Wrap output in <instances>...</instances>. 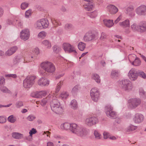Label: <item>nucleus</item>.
<instances>
[{
  "mask_svg": "<svg viewBox=\"0 0 146 146\" xmlns=\"http://www.w3.org/2000/svg\"><path fill=\"white\" fill-rule=\"evenodd\" d=\"M70 131L73 133L81 137H85L88 133L86 128L80 127L74 123H72Z\"/></svg>",
  "mask_w": 146,
  "mask_h": 146,
  "instance_id": "nucleus-1",
  "label": "nucleus"
},
{
  "mask_svg": "<svg viewBox=\"0 0 146 146\" xmlns=\"http://www.w3.org/2000/svg\"><path fill=\"white\" fill-rule=\"evenodd\" d=\"M40 66L45 72L48 73H53L56 70L54 64L48 61H45L42 62L40 64Z\"/></svg>",
  "mask_w": 146,
  "mask_h": 146,
  "instance_id": "nucleus-2",
  "label": "nucleus"
},
{
  "mask_svg": "<svg viewBox=\"0 0 146 146\" xmlns=\"http://www.w3.org/2000/svg\"><path fill=\"white\" fill-rule=\"evenodd\" d=\"M119 86L125 91L129 92L132 90L133 85L132 82L129 80L125 79L119 81Z\"/></svg>",
  "mask_w": 146,
  "mask_h": 146,
  "instance_id": "nucleus-3",
  "label": "nucleus"
},
{
  "mask_svg": "<svg viewBox=\"0 0 146 146\" xmlns=\"http://www.w3.org/2000/svg\"><path fill=\"white\" fill-rule=\"evenodd\" d=\"M50 105L52 110L57 114H60L63 111V109L60 106V103L54 99L50 102Z\"/></svg>",
  "mask_w": 146,
  "mask_h": 146,
  "instance_id": "nucleus-4",
  "label": "nucleus"
},
{
  "mask_svg": "<svg viewBox=\"0 0 146 146\" xmlns=\"http://www.w3.org/2000/svg\"><path fill=\"white\" fill-rule=\"evenodd\" d=\"M35 77L33 76H29L24 80L23 81V86L26 88L31 87L35 82Z\"/></svg>",
  "mask_w": 146,
  "mask_h": 146,
  "instance_id": "nucleus-5",
  "label": "nucleus"
},
{
  "mask_svg": "<svg viewBox=\"0 0 146 146\" xmlns=\"http://www.w3.org/2000/svg\"><path fill=\"white\" fill-rule=\"evenodd\" d=\"M113 107L110 104L106 105L105 107V110L107 116L112 119H114L117 116V113L113 111Z\"/></svg>",
  "mask_w": 146,
  "mask_h": 146,
  "instance_id": "nucleus-6",
  "label": "nucleus"
},
{
  "mask_svg": "<svg viewBox=\"0 0 146 146\" xmlns=\"http://www.w3.org/2000/svg\"><path fill=\"white\" fill-rule=\"evenodd\" d=\"M99 122L98 118L95 116H92L86 118L85 120V124L89 127L96 125Z\"/></svg>",
  "mask_w": 146,
  "mask_h": 146,
  "instance_id": "nucleus-7",
  "label": "nucleus"
},
{
  "mask_svg": "<svg viewBox=\"0 0 146 146\" xmlns=\"http://www.w3.org/2000/svg\"><path fill=\"white\" fill-rule=\"evenodd\" d=\"M90 95L92 100L95 102H97L100 98V94L99 89L94 87L90 91Z\"/></svg>",
  "mask_w": 146,
  "mask_h": 146,
  "instance_id": "nucleus-8",
  "label": "nucleus"
},
{
  "mask_svg": "<svg viewBox=\"0 0 146 146\" xmlns=\"http://www.w3.org/2000/svg\"><path fill=\"white\" fill-rule=\"evenodd\" d=\"M138 72L136 69L134 68H131L127 74L129 79L131 81L136 80L138 76Z\"/></svg>",
  "mask_w": 146,
  "mask_h": 146,
  "instance_id": "nucleus-9",
  "label": "nucleus"
},
{
  "mask_svg": "<svg viewBox=\"0 0 146 146\" xmlns=\"http://www.w3.org/2000/svg\"><path fill=\"white\" fill-rule=\"evenodd\" d=\"M30 36V31L28 29H24L22 30L20 32V38L24 41L29 39Z\"/></svg>",
  "mask_w": 146,
  "mask_h": 146,
  "instance_id": "nucleus-10",
  "label": "nucleus"
},
{
  "mask_svg": "<svg viewBox=\"0 0 146 146\" xmlns=\"http://www.w3.org/2000/svg\"><path fill=\"white\" fill-rule=\"evenodd\" d=\"M141 102L140 100L137 98H131L128 101V103L132 108H135L137 107L140 104Z\"/></svg>",
  "mask_w": 146,
  "mask_h": 146,
  "instance_id": "nucleus-11",
  "label": "nucleus"
},
{
  "mask_svg": "<svg viewBox=\"0 0 146 146\" xmlns=\"http://www.w3.org/2000/svg\"><path fill=\"white\" fill-rule=\"evenodd\" d=\"M25 62V60L22 56H16L13 59L12 64L11 65V66L14 67L18 65L20 63H21L24 64Z\"/></svg>",
  "mask_w": 146,
  "mask_h": 146,
  "instance_id": "nucleus-12",
  "label": "nucleus"
},
{
  "mask_svg": "<svg viewBox=\"0 0 146 146\" xmlns=\"http://www.w3.org/2000/svg\"><path fill=\"white\" fill-rule=\"evenodd\" d=\"M64 51L69 53L73 52L75 55L77 54L75 47L68 43H64Z\"/></svg>",
  "mask_w": 146,
  "mask_h": 146,
  "instance_id": "nucleus-13",
  "label": "nucleus"
},
{
  "mask_svg": "<svg viewBox=\"0 0 146 146\" xmlns=\"http://www.w3.org/2000/svg\"><path fill=\"white\" fill-rule=\"evenodd\" d=\"M144 119V116L140 113H136L133 118V121L136 123H139L143 121Z\"/></svg>",
  "mask_w": 146,
  "mask_h": 146,
  "instance_id": "nucleus-14",
  "label": "nucleus"
},
{
  "mask_svg": "<svg viewBox=\"0 0 146 146\" xmlns=\"http://www.w3.org/2000/svg\"><path fill=\"white\" fill-rule=\"evenodd\" d=\"M95 38V35L91 31H89L85 34L84 36L83 39L85 42H88L94 39Z\"/></svg>",
  "mask_w": 146,
  "mask_h": 146,
  "instance_id": "nucleus-15",
  "label": "nucleus"
},
{
  "mask_svg": "<svg viewBox=\"0 0 146 146\" xmlns=\"http://www.w3.org/2000/svg\"><path fill=\"white\" fill-rule=\"evenodd\" d=\"M38 84L41 86H47L49 84V81L44 77L40 78L38 80Z\"/></svg>",
  "mask_w": 146,
  "mask_h": 146,
  "instance_id": "nucleus-16",
  "label": "nucleus"
},
{
  "mask_svg": "<svg viewBox=\"0 0 146 146\" xmlns=\"http://www.w3.org/2000/svg\"><path fill=\"white\" fill-rule=\"evenodd\" d=\"M108 10L111 14H114L118 11V9L115 6L111 5H108L107 6Z\"/></svg>",
  "mask_w": 146,
  "mask_h": 146,
  "instance_id": "nucleus-17",
  "label": "nucleus"
},
{
  "mask_svg": "<svg viewBox=\"0 0 146 146\" xmlns=\"http://www.w3.org/2000/svg\"><path fill=\"white\" fill-rule=\"evenodd\" d=\"M18 49V47L15 46L10 48L5 53L7 56H10L14 54Z\"/></svg>",
  "mask_w": 146,
  "mask_h": 146,
  "instance_id": "nucleus-18",
  "label": "nucleus"
},
{
  "mask_svg": "<svg viewBox=\"0 0 146 146\" xmlns=\"http://www.w3.org/2000/svg\"><path fill=\"white\" fill-rule=\"evenodd\" d=\"M103 22L105 25L108 28L112 27L114 25L112 20L104 19L103 20Z\"/></svg>",
  "mask_w": 146,
  "mask_h": 146,
  "instance_id": "nucleus-19",
  "label": "nucleus"
},
{
  "mask_svg": "<svg viewBox=\"0 0 146 146\" xmlns=\"http://www.w3.org/2000/svg\"><path fill=\"white\" fill-rule=\"evenodd\" d=\"M134 7L132 5H129L126 9V11L127 14L130 16H133L134 15Z\"/></svg>",
  "mask_w": 146,
  "mask_h": 146,
  "instance_id": "nucleus-20",
  "label": "nucleus"
},
{
  "mask_svg": "<svg viewBox=\"0 0 146 146\" xmlns=\"http://www.w3.org/2000/svg\"><path fill=\"white\" fill-rule=\"evenodd\" d=\"M47 93V92L46 91L37 92L35 93V96L36 98H41L42 97L45 96Z\"/></svg>",
  "mask_w": 146,
  "mask_h": 146,
  "instance_id": "nucleus-21",
  "label": "nucleus"
},
{
  "mask_svg": "<svg viewBox=\"0 0 146 146\" xmlns=\"http://www.w3.org/2000/svg\"><path fill=\"white\" fill-rule=\"evenodd\" d=\"M139 31L141 32L146 31V22L142 21L139 24Z\"/></svg>",
  "mask_w": 146,
  "mask_h": 146,
  "instance_id": "nucleus-22",
  "label": "nucleus"
},
{
  "mask_svg": "<svg viewBox=\"0 0 146 146\" xmlns=\"http://www.w3.org/2000/svg\"><path fill=\"white\" fill-rule=\"evenodd\" d=\"M12 137L16 139H21L23 138V135L20 133L14 132L12 133Z\"/></svg>",
  "mask_w": 146,
  "mask_h": 146,
  "instance_id": "nucleus-23",
  "label": "nucleus"
},
{
  "mask_svg": "<svg viewBox=\"0 0 146 146\" xmlns=\"http://www.w3.org/2000/svg\"><path fill=\"white\" fill-rule=\"evenodd\" d=\"M119 26L124 27H129L130 26V21L129 19H126L124 21L119 23Z\"/></svg>",
  "mask_w": 146,
  "mask_h": 146,
  "instance_id": "nucleus-24",
  "label": "nucleus"
},
{
  "mask_svg": "<svg viewBox=\"0 0 146 146\" xmlns=\"http://www.w3.org/2000/svg\"><path fill=\"white\" fill-rule=\"evenodd\" d=\"M70 106L72 109L74 110H76L78 108V104L76 100L75 99L71 100Z\"/></svg>",
  "mask_w": 146,
  "mask_h": 146,
  "instance_id": "nucleus-25",
  "label": "nucleus"
},
{
  "mask_svg": "<svg viewBox=\"0 0 146 146\" xmlns=\"http://www.w3.org/2000/svg\"><path fill=\"white\" fill-rule=\"evenodd\" d=\"M41 44L47 49H50L52 46L50 42L47 40H45L42 41Z\"/></svg>",
  "mask_w": 146,
  "mask_h": 146,
  "instance_id": "nucleus-26",
  "label": "nucleus"
},
{
  "mask_svg": "<svg viewBox=\"0 0 146 146\" xmlns=\"http://www.w3.org/2000/svg\"><path fill=\"white\" fill-rule=\"evenodd\" d=\"M36 131L35 129L33 128L29 132V135L28 137H26L25 139L28 141H31V140L32 135L33 134H35L36 133Z\"/></svg>",
  "mask_w": 146,
  "mask_h": 146,
  "instance_id": "nucleus-27",
  "label": "nucleus"
},
{
  "mask_svg": "<svg viewBox=\"0 0 146 146\" xmlns=\"http://www.w3.org/2000/svg\"><path fill=\"white\" fill-rule=\"evenodd\" d=\"M91 78L94 80L96 82L100 83V82L101 79L99 75L96 74H93L91 76Z\"/></svg>",
  "mask_w": 146,
  "mask_h": 146,
  "instance_id": "nucleus-28",
  "label": "nucleus"
},
{
  "mask_svg": "<svg viewBox=\"0 0 146 146\" xmlns=\"http://www.w3.org/2000/svg\"><path fill=\"white\" fill-rule=\"evenodd\" d=\"M40 20L43 27V29H46L48 27L49 23L48 20L46 19H42Z\"/></svg>",
  "mask_w": 146,
  "mask_h": 146,
  "instance_id": "nucleus-29",
  "label": "nucleus"
},
{
  "mask_svg": "<svg viewBox=\"0 0 146 146\" xmlns=\"http://www.w3.org/2000/svg\"><path fill=\"white\" fill-rule=\"evenodd\" d=\"M83 7L86 10L90 11L93 8V6L92 3H88L84 4L83 5Z\"/></svg>",
  "mask_w": 146,
  "mask_h": 146,
  "instance_id": "nucleus-30",
  "label": "nucleus"
},
{
  "mask_svg": "<svg viewBox=\"0 0 146 146\" xmlns=\"http://www.w3.org/2000/svg\"><path fill=\"white\" fill-rule=\"evenodd\" d=\"M131 64L135 66H140L141 64V61L140 59L137 57L131 62Z\"/></svg>",
  "mask_w": 146,
  "mask_h": 146,
  "instance_id": "nucleus-31",
  "label": "nucleus"
},
{
  "mask_svg": "<svg viewBox=\"0 0 146 146\" xmlns=\"http://www.w3.org/2000/svg\"><path fill=\"white\" fill-rule=\"evenodd\" d=\"M86 44L82 42H80L78 45V49L80 51H83L86 48Z\"/></svg>",
  "mask_w": 146,
  "mask_h": 146,
  "instance_id": "nucleus-32",
  "label": "nucleus"
},
{
  "mask_svg": "<svg viewBox=\"0 0 146 146\" xmlns=\"http://www.w3.org/2000/svg\"><path fill=\"white\" fill-rule=\"evenodd\" d=\"M131 28L133 31H139V25H138L135 23H134L131 25Z\"/></svg>",
  "mask_w": 146,
  "mask_h": 146,
  "instance_id": "nucleus-33",
  "label": "nucleus"
},
{
  "mask_svg": "<svg viewBox=\"0 0 146 146\" xmlns=\"http://www.w3.org/2000/svg\"><path fill=\"white\" fill-rule=\"evenodd\" d=\"M35 27L37 29H43V27L42 25L40 20L37 21L35 23Z\"/></svg>",
  "mask_w": 146,
  "mask_h": 146,
  "instance_id": "nucleus-34",
  "label": "nucleus"
},
{
  "mask_svg": "<svg viewBox=\"0 0 146 146\" xmlns=\"http://www.w3.org/2000/svg\"><path fill=\"white\" fill-rule=\"evenodd\" d=\"M142 5H140L137 7L135 9V12L139 16H142Z\"/></svg>",
  "mask_w": 146,
  "mask_h": 146,
  "instance_id": "nucleus-35",
  "label": "nucleus"
},
{
  "mask_svg": "<svg viewBox=\"0 0 146 146\" xmlns=\"http://www.w3.org/2000/svg\"><path fill=\"white\" fill-rule=\"evenodd\" d=\"M137 128V127L132 125H129L127 128V131L129 132L131 131L135 130Z\"/></svg>",
  "mask_w": 146,
  "mask_h": 146,
  "instance_id": "nucleus-36",
  "label": "nucleus"
},
{
  "mask_svg": "<svg viewBox=\"0 0 146 146\" xmlns=\"http://www.w3.org/2000/svg\"><path fill=\"white\" fill-rule=\"evenodd\" d=\"M52 49L53 51L56 53H59L62 50L60 47L56 45L54 46H53Z\"/></svg>",
  "mask_w": 146,
  "mask_h": 146,
  "instance_id": "nucleus-37",
  "label": "nucleus"
},
{
  "mask_svg": "<svg viewBox=\"0 0 146 146\" xmlns=\"http://www.w3.org/2000/svg\"><path fill=\"white\" fill-rule=\"evenodd\" d=\"M80 89V86L79 85H76L73 88L72 92L73 94H75L77 93Z\"/></svg>",
  "mask_w": 146,
  "mask_h": 146,
  "instance_id": "nucleus-38",
  "label": "nucleus"
},
{
  "mask_svg": "<svg viewBox=\"0 0 146 146\" xmlns=\"http://www.w3.org/2000/svg\"><path fill=\"white\" fill-rule=\"evenodd\" d=\"M98 15V11L97 10H95L90 13L89 15L90 17L94 18L97 16Z\"/></svg>",
  "mask_w": 146,
  "mask_h": 146,
  "instance_id": "nucleus-39",
  "label": "nucleus"
},
{
  "mask_svg": "<svg viewBox=\"0 0 146 146\" xmlns=\"http://www.w3.org/2000/svg\"><path fill=\"white\" fill-rule=\"evenodd\" d=\"M138 76L143 79H146V74L142 71H139L138 72Z\"/></svg>",
  "mask_w": 146,
  "mask_h": 146,
  "instance_id": "nucleus-40",
  "label": "nucleus"
},
{
  "mask_svg": "<svg viewBox=\"0 0 146 146\" xmlns=\"http://www.w3.org/2000/svg\"><path fill=\"white\" fill-rule=\"evenodd\" d=\"M33 54L35 55H38L40 54V50L38 48L35 47L33 48L32 50Z\"/></svg>",
  "mask_w": 146,
  "mask_h": 146,
  "instance_id": "nucleus-41",
  "label": "nucleus"
},
{
  "mask_svg": "<svg viewBox=\"0 0 146 146\" xmlns=\"http://www.w3.org/2000/svg\"><path fill=\"white\" fill-rule=\"evenodd\" d=\"M119 72L117 70H113L111 73V76L112 78L117 76L119 75Z\"/></svg>",
  "mask_w": 146,
  "mask_h": 146,
  "instance_id": "nucleus-42",
  "label": "nucleus"
},
{
  "mask_svg": "<svg viewBox=\"0 0 146 146\" xmlns=\"http://www.w3.org/2000/svg\"><path fill=\"white\" fill-rule=\"evenodd\" d=\"M8 121L11 123H14L16 121V118L13 115H11L8 117Z\"/></svg>",
  "mask_w": 146,
  "mask_h": 146,
  "instance_id": "nucleus-43",
  "label": "nucleus"
},
{
  "mask_svg": "<svg viewBox=\"0 0 146 146\" xmlns=\"http://www.w3.org/2000/svg\"><path fill=\"white\" fill-rule=\"evenodd\" d=\"M46 33L44 31H42L40 32L38 35V37L39 38L43 39L46 36Z\"/></svg>",
  "mask_w": 146,
  "mask_h": 146,
  "instance_id": "nucleus-44",
  "label": "nucleus"
},
{
  "mask_svg": "<svg viewBox=\"0 0 146 146\" xmlns=\"http://www.w3.org/2000/svg\"><path fill=\"white\" fill-rule=\"evenodd\" d=\"M137 58L136 55L135 54H130L128 58L129 61L131 63L133 60H134Z\"/></svg>",
  "mask_w": 146,
  "mask_h": 146,
  "instance_id": "nucleus-45",
  "label": "nucleus"
},
{
  "mask_svg": "<svg viewBox=\"0 0 146 146\" xmlns=\"http://www.w3.org/2000/svg\"><path fill=\"white\" fill-rule=\"evenodd\" d=\"M94 134L95 138L97 139H99L102 138L101 134L97 131H95L94 132Z\"/></svg>",
  "mask_w": 146,
  "mask_h": 146,
  "instance_id": "nucleus-46",
  "label": "nucleus"
},
{
  "mask_svg": "<svg viewBox=\"0 0 146 146\" xmlns=\"http://www.w3.org/2000/svg\"><path fill=\"white\" fill-rule=\"evenodd\" d=\"M72 123H64V129L70 130Z\"/></svg>",
  "mask_w": 146,
  "mask_h": 146,
  "instance_id": "nucleus-47",
  "label": "nucleus"
},
{
  "mask_svg": "<svg viewBox=\"0 0 146 146\" xmlns=\"http://www.w3.org/2000/svg\"><path fill=\"white\" fill-rule=\"evenodd\" d=\"M32 10L29 9L26 11L25 13V17L26 18H28L31 16L32 14Z\"/></svg>",
  "mask_w": 146,
  "mask_h": 146,
  "instance_id": "nucleus-48",
  "label": "nucleus"
},
{
  "mask_svg": "<svg viewBox=\"0 0 146 146\" xmlns=\"http://www.w3.org/2000/svg\"><path fill=\"white\" fill-rule=\"evenodd\" d=\"M28 5L29 4L27 3H22L21 5V8L22 10H25L28 7Z\"/></svg>",
  "mask_w": 146,
  "mask_h": 146,
  "instance_id": "nucleus-49",
  "label": "nucleus"
},
{
  "mask_svg": "<svg viewBox=\"0 0 146 146\" xmlns=\"http://www.w3.org/2000/svg\"><path fill=\"white\" fill-rule=\"evenodd\" d=\"M51 21L52 23L55 26L58 25H60V23L58 20L53 19H51Z\"/></svg>",
  "mask_w": 146,
  "mask_h": 146,
  "instance_id": "nucleus-50",
  "label": "nucleus"
},
{
  "mask_svg": "<svg viewBox=\"0 0 146 146\" xmlns=\"http://www.w3.org/2000/svg\"><path fill=\"white\" fill-rule=\"evenodd\" d=\"M1 90L4 93H10V91L5 86H2L1 88Z\"/></svg>",
  "mask_w": 146,
  "mask_h": 146,
  "instance_id": "nucleus-51",
  "label": "nucleus"
},
{
  "mask_svg": "<svg viewBox=\"0 0 146 146\" xmlns=\"http://www.w3.org/2000/svg\"><path fill=\"white\" fill-rule=\"evenodd\" d=\"M106 34L104 33H102L101 34V36L100 39L101 40L105 41L106 39Z\"/></svg>",
  "mask_w": 146,
  "mask_h": 146,
  "instance_id": "nucleus-52",
  "label": "nucleus"
},
{
  "mask_svg": "<svg viewBox=\"0 0 146 146\" xmlns=\"http://www.w3.org/2000/svg\"><path fill=\"white\" fill-rule=\"evenodd\" d=\"M110 135V133L107 132L105 131L103 133V138L104 139H106L109 138Z\"/></svg>",
  "mask_w": 146,
  "mask_h": 146,
  "instance_id": "nucleus-53",
  "label": "nucleus"
},
{
  "mask_svg": "<svg viewBox=\"0 0 146 146\" xmlns=\"http://www.w3.org/2000/svg\"><path fill=\"white\" fill-rule=\"evenodd\" d=\"M6 121V119L5 116H0V123H3Z\"/></svg>",
  "mask_w": 146,
  "mask_h": 146,
  "instance_id": "nucleus-54",
  "label": "nucleus"
},
{
  "mask_svg": "<svg viewBox=\"0 0 146 146\" xmlns=\"http://www.w3.org/2000/svg\"><path fill=\"white\" fill-rule=\"evenodd\" d=\"M35 118V117L34 115H29L27 117V119L29 121H33Z\"/></svg>",
  "mask_w": 146,
  "mask_h": 146,
  "instance_id": "nucleus-55",
  "label": "nucleus"
},
{
  "mask_svg": "<svg viewBox=\"0 0 146 146\" xmlns=\"http://www.w3.org/2000/svg\"><path fill=\"white\" fill-rule=\"evenodd\" d=\"M142 15L146 16V6L142 5Z\"/></svg>",
  "mask_w": 146,
  "mask_h": 146,
  "instance_id": "nucleus-56",
  "label": "nucleus"
},
{
  "mask_svg": "<svg viewBox=\"0 0 146 146\" xmlns=\"http://www.w3.org/2000/svg\"><path fill=\"white\" fill-rule=\"evenodd\" d=\"M15 105L16 107L19 108L23 106V104L22 102L18 101L16 103Z\"/></svg>",
  "mask_w": 146,
  "mask_h": 146,
  "instance_id": "nucleus-57",
  "label": "nucleus"
},
{
  "mask_svg": "<svg viewBox=\"0 0 146 146\" xmlns=\"http://www.w3.org/2000/svg\"><path fill=\"white\" fill-rule=\"evenodd\" d=\"M6 76L8 77H11L14 78H16L17 77V75L15 74H10L6 75Z\"/></svg>",
  "mask_w": 146,
  "mask_h": 146,
  "instance_id": "nucleus-58",
  "label": "nucleus"
},
{
  "mask_svg": "<svg viewBox=\"0 0 146 146\" xmlns=\"http://www.w3.org/2000/svg\"><path fill=\"white\" fill-rule=\"evenodd\" d=\"M122 18V16L121 15H119V16L115 21L114 23L115 24H117L121 19Z\"/></svg>",
  "mask_w": 146,
  "mask_h": 146,
  "instance_id": "nucleus-59",
  "label": "nucleus"
},
{
  "mask_svg": "<svg viewBox=\"0 0 146 146\" xmlns=\"http://www.w3.org/2000/svg\"><path fill=\"white\" fill-rule=\"evenodd\" d=\"M72 27V25L70 24H67L65 25L64 29L66 30H68L71 29Z\"/></svg>",
  "mask_w": 146,
  "mask_h": 146,
  "instance_id": "nucleus-60",
  "label": "nucleus"
},
{
  "mask_svg": "<svg viewBox=\"0 0 146 146\" xmlns=\"http://www.w3.org/2000/svg\"><path fill=\"white\" fill-rule=\"evenodd\" d=\"M47 101V100L46 99H43L41 100L40 102V104L42 106H44L46 104Z\"/></svg>",
  "mask_w": 146,
  "mask_h": 146,
  "instance_id": "nucleus-61",
  "label": "nucleus"
},
{
  "mask_svg": "<svg viewBox=\"0 0 146 146\" xmlns=\"http://www.w3.org/2000/svg\"><path fill=\"white\" fill-rule=\"evenodd\" d=\"M61 82H60L58 84V85L56 89V93H57L59 90L61 86Z\"/></svg>",
  "mask_w": 146,
  "mask_h": 146,
  "instance_id": "nucleus-62",
  "label": "nucleus"
},
{
  "mask_svg": "<svg viewBox=\"0 0 146 146\" xmlns=\"http://www.w3.org/2000/svg\"><path fill=\"white\" fill-rule=\"evenodd\" d=\"M5 82L4 78L2 76L0 77V86L3 84Z\"/></svg>",
  "mask_w": 146,
  "mask_h": 146,
  "instance_id": "nucleus-63",
  "label": "nucleus"
},
{
  "mask_svg": "<svg viewBox=\"0 0 146 146\" xmlns=\"http://www.w3.org/2000/svg\"><path fill=\"white\" fill-rule=\"evenodd\" d=\"M18 26L20 28H22L23 26V22L21 21H19L17 23Z\"/></svg>",
  "mask_w": 146,
  "mask_h": 146,
  "instance_id": "nucleus-64",
  "label": "nucleus"
}]
</instances>
